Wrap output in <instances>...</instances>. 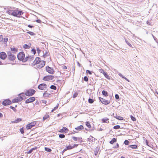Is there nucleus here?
<instances>
[{
	"mask_svg": "<svg viewBox=\"0 0 158 158\" xmlns=\"http://www.w3.org/2000/svg\"><path fill=\"white\" fill-rule=\"evenodd\" d=\"M42 102L43 103H44V104H46V103L47 102V101L46 100H42Z\"/></svg>",
	"mask_w": 158,
	"mask_h": 158,
	"instance_id": "nucleus-57",
	"label": "nucleus"
},
{
	"mask_svg": "<svg viewBox=\"0 0 158 158\" xmlns=\"http://www.w3.org/2000/svg\"><path fill=\"white\" fill-rule=\"evenodd\" d=\"M129 143V141L127 140H125L124 142V143L126 145H128Z\"/></svg>",
	"mask_w": 158,
	"mask_h": 158,
	"instance_id": "nucleus-40",
	"label": "nucleus"
},
{
	"mask_svg": "<svg viewBox=\"0 0 158 158\" xmlns=\"http://www.w3.org/2000/svg\"><path fill=\"white\" fill-rule=\"evenodd\" d=\"M99 99L102 104L105 105H108L109 104L110 102V100H106V99L101 97H99Z\"/></svg>",
	"mask_w": 158,
	"mask_h": 158,
	"instance_id": "nucleus-7",
	"label": "nucleus"
},
{
	"mask_svg": "<svg viewBox=\"0 0 158 158\" xmlns=\"http://www.w3.org/2000/svg\"><path fill=\"white\" fill-rule=\"evenodd\" d=\"M67 67L65 66H63V69H67Z\"/></svg>",
	"mask_w": 158,
	"mask_h": 158,
	"instance_id": "nucleus-60",
	"label": "nucleus"
},
{
	"mask_svg": "<svg viewBox=\"0 0 158 158\" xmlns=\"http://www.w3.org/2000/svg\"><path fill=\"white\" fill-rule=\"evenodd\" d=\"M116 139L115 138H113L112 140H111L110 142V143L111 144H113L114 143V142H116Z\"/></svg>",
	"mask_w": 158,
	"mask_h": 158,
	"instance_id": "nucleus-30",
	"label": "nucleus"
},
{
	"mask_svg": "<svg viewBox=\"0 0 158 158\" xmlns=\"http://www.w3.org/2000/svg\"><path fill=\"white\" fill-rule=\"evenodd\" d=\"M8 41V39L7 38H5L3 39L2 43L6 44Z\"/></svg>",
	"mask_w": 158,
	"mask_h": 158,
	"instance_id": "nucleus-27",
	"label": "nucleus"
},
{
	"mask_svg": "<svg viewBox=\"0 0 158 158\" xmlns=\"http://www.w3.org/2000/svg\"><path fill=\"white\" fill-rule=\"evenodd\" d=\"M78 144H74L73 146H72V147H73V148H74V147H77L78 146Z\"/></svg>",
	"mask_w": 158,
	"mask_h": 158,
	"instance_id": "nucleus-62",
	"label": "nucleus"
},
{
	"mask_svg": "<svg viewBox=\"0 0 158 158\" xmlns=\"http://www.w3.org/2000/svg\"><path fill=\"white\" fill-rule=\"evenodd\" d=\"M27 33L31 35H35V34L32 31L27 32Z\"/></svg>",
	"mask_w": 158,
	"mask_h": 158,
	"instance_id": "nucleus-45",
	"label": "nucleus"
},
{
	"mask_svg": "<svg viewBox=\"0 0 158 158\" xmlns=\"http://www.w3.org/2000/svg\"><path fill=\"white\" fill-rule=\"evenodd\" d=\"M119 76L123 78L124 79L125 77H124L123 75H122L121 73H119L118 74Z\"/></svg>",
	"mask_w": 158,
	"mask_h": 158,
	"instance_id": "nucleus-52",
	"label": "nucleus"
},
{
	"mask_svg": "<svg viewBox=\"0 0 158 158\" xmlns=\"http://www.w3.org/2000/svg\"><path fill=\"white\" fill-rule=\"evenodd\" d=\"M131 120L133 121H135L136 120V118L135 117H134L133 116H132V115H131Z\"/></svg>",
	"mask_w": 158,
	"mask_h": 158,
	"instance_id": "nucleus-42",
	"label": "nucleus"
},
{
	"mask_svg": "<svg viewBox=\"0 0 158 158\" xmlns=\"http://www.w3.org/2000/svg\"><path fill=\"white\" fill-rule=\"evenodd\" d=\"M59 137L60 138H63L65 137V135L64 134H60L59 135Z\"/></svg>",
	"mask_w": 158,
	"mask_h": 158,
	"instance_id": "nucleus-47",
	"label": "nucleus"
},
{
	"mask_svg": "<svg viewBox=\"0 0 158 158\" xmlns=\"http://www.w3.org/2000/svg\"><path fill=\"white\" fill-rule=\"evenodd\" d=\"M3 39V36L2 35H0V42H2Z\"/></svg>",
	"mask_w": 158,
	"mask_h": 158,
	"instance_id": "nucleus-46",
	"label": "nucleus"
},
{
	"mask_svg": "<svg viewBox=\"0 0 158 158\" xmlns=\"http://www.w3.org/2000/svg\"><path fill=\"white\" fill-rule=\"evenodd\" d=\"M37 147H35L32 148L31 149H30L27 153V154H30L34 150H36L37 149Z\"/></svg>",
	"mask_w": 158,
	"mask_h": 158,
	"instance_id": "nucleus-22",
	"label": "nucleus"
},
{
	"mask_svg": "<svg viewBox=\"0 0 158 158\" xmlns=\"http://www.w3.org/2000/svg\"><path fill=\"white\" fill-rule=\"evenodd\" d=\"M67 150V149H66V148H64L63 150V151H62V152L63 153H64V152H65V151H66Z\"/></svg>",
	"mask_w": 158,
	"mask_h": 158,
	"instance_id": "nucleus-64",
	"label": "nucleus"
},
{
	"mask_svg": "<svg viewBox=\"0 0 158 158\" xmlns=\"http://www.w3.org/2000/svg\"><path fill=\"white\" fill-rule=\"evenodd\" d=\"M59 106V104L57 103V104L56 106L55 107H54L53 108V109L51 110V112H53L54 111L57 110Z\"/></svg>",
	"mask_w": 158,
	"mask_h": 158,
	"instance_id": "nucleus-29",
	"label": "nucleus"
},
{
	"mask_svg": "<svg viewBox=\"0 0 158 158\" xmlns=\"http://www.w3.org/2000/svg\"><path fill=\"white\" fill-rule=\"evenodd\" d=\"M145 143H146V145L147 146H149V147H150L151 148H152V147H153V145H152L151 146V145H150L148 144V140H146V139L145 140Z\"/></svg>",
	"mask_w": 158,
	"mask_h": 158,
	"instance_id": "nucleus-39",
	"label": "nucleus"
},
{
	"mask_svg": "<svg viewBox=\"0 0 158 158\" xmlns=\"http://www.w3.org/2000/svg\"><path fill=\"white\" fill-rule=\"evenodd\" d=\"M88 102H89L90 103H92L94 102L93 100L91 98H89V99Z\"/></svg>",
	"mask_w": 158,
	"mask_h": 158,
	"instance_id": "nucleus-44",
	"label": "nucleus"
},
{
	"mask_svg": "<svg viewBox=\"0 0 158 158\" xmlns=\"http://www.w3.org/2000/svg\"><path fill=\"white\" fill-rule=\"evenodd\" d=\"M78 128H83V127L82 125L80 126Z\"/></svg>",
	"mask_w": 158,
	"mask_h": 158,
	"instance_id": "nucleus-61",
	"label": "nucleus"
},
{
	"mask_svg": "<svg viewBox=\"0 0 158 158\" xmlns=\"http://www.w3.org/2000/svg\"><path fill=\"white\" fill-rule=\"evenodd\" d=\"M109 119L108 118H102V121L103 123H109Z\"/></svg>",
	"mask_w": 158,
	"mask_h": 158,
	"instance_id": "nucleus-23",
	"label": "nucleus"
},
{
	"mask_svg": "<svg viewBox=\"0 0 158 158\" xmlns=\"http://www.w3.org/2000/svg\"><path fill=\"white\" fill-rule=\"evenodd\" d=\"M115 98L116 99H118L119 98V96L118 94H116L115 95Z\"/></svg>",
	"mask_w": 158,
	"mask_h": 158,
	"instance_id": "nucleus-56",
	"label": "nucleus"
},
{
	"mask_svg": "<svg viewBox=\"0 0 158 158\" xmlns=\"http://www.w3.org/2000/svg\"><path fill=\"white\" fill-rule=\"evenodd\" d=\"M84 80L86 82H87L88 81V78L86 76H85L84 77Z\"/></svg>",
	"mask_w": 158,
	"mask_h": 158,
	"instance_id": "nucleus-48",
	"label": "nucleus"
},
{
	"mask_svg": "<svg viewBox=\"0 0 158 158\" xmlns=\"http://www.w3.org/2000/svg\"><path fill=\"white\" fill-rule=\"evenodd\" d=\"M41 60L39 57H37L34 61L33 64L34 65H37Z\"/></svg>",
	"mask_w": 158,
	"mask_h": 158,
	"instance_id": "nucleus-12",
	"label": "nucleus"
},
{
	"mask_svg": "<svg viewBox=\"0 0 158 158\" xmlns=\"http://www.w3.org/2000/svg\"><path fill=\"white\" fill-rule=\"evenodd\" d=\"M103 75L108 80H110V77L109 76L106 72H105V73Z\"/></svg>",
	"mask_w": 158,
	"mask_h": 158,
	"instance_id": "nucleus-25",
	"label": "nucleus"
},
{
	"mask_svg": "<svg viewBox=\"0 0 158 158\" xmlns=\"http://www.w3.org/2000/svg\"><path fill=\"white\" fill-rule=\"evenodd\" d=\"M119 146V144L118 143H117L116 145L114 146L113 148H118Z\"/></svg>",
	"mask_w": 158,
	"mask_h": 158,
	"instance_id": "nucleus-50",
	"label": "nucleus"
},
{
	"mask_svg": "<svg viewBox=\"0 0 158 158\" xmlns=\"http://www.w3.org/2000/svg\"><path fill=\"white\" fill-rule=\"evenodd\" d=\"M31 46V43H29L28 44H25L23 45V47L24 49H29Z\"/></svg>",
	"mask_w": 158,
	"mask_h": 158,
	"instance_id": "nucleus-17",
	"label": "nucleus"
},
{
	"mask_svg": "<svg viewBox=\"0 0 158 158\" xmlns=\"http://www.w3.org/2000/svg\"><path fill=\"white\" fill-rule=\"evenodd\" d=\"M68 129H60V131H59L60 132H63L64 131H68Z\"/></svg>",
	"mask_w": 158,
	"mask_h": 158,
	"instance_id": "nucleus-35",
	"label": "nucleus"
},
{
	"mask_svg": "<svg viewBox=\"0 0 158 158\" xmlns=\"http://www.w3.org/2000/svg\"><path fill=\"white\" fill-rule=\"evenodd\" d=\"M49 116L48 114H45L43 118V120H44V121L45 120L49 118Z\"/></svg>",
	"mask_w": 158,
	"mask_h": 158,
	"instance_id": "nucleus-28",
	"label": "nucleus"
},
{
	"mask_svg": "<svg viewBox=\"0 0 158 158\" xmlns=\"http://www.w3.org/2000/svg\"><path fill=\"white\" fill-rule=\"evenodd\" d=\"M99 70V71L102 73L103 74L105 73V72L103 70V69H100L98 70Z\"/></svg>",
	"mask_w": 158,
	"mask_h": 158,
	"instance_id": "nucleus-36",
	"label": "nucleus"
},
{
	"mask_svg": "<svg viewBox=\"0 0 158 158\" xmlns=\"http://www.w3.org/2000/svg\"><path fill=\"white\" fill-rule=\"evenodd\" d=\"M25 97L24 94V93H21L19 94L17 98L19 102L22 101L23 99V97Z\"/></svg>",
	"mask_w": 158,
	"mask_h": 158,
	"instance_id": "nucleus-15",
	"label": "nucleus"
},
{
	"mask_svg": "<svg viewBox=\"0 0 158 158\" xmlns=\"http://www.w3.org/2000/svg\"><path fill=\"white\" fill-rule=\"evenodd\" d=\"M54 78V76L51 75H47L44 76L43 78V80L44 81H50L53 80Z\"/></svg>",
	"mask_w": 158,
	"mask_h": 158,
	"instance_id": "nucleus-6",
	"label": "nucleus"
},
{
	"mask_svg": "<svg viewBox=\"0 0 158 158\" xmlns=\"http://www.w3.org/2000/svg\"><path fill=\"white\" fill-rule=\"evenodd\" d=\"M78 94L77 92H75L73 94V97L74 98H75L77 96Z\"/></svg>",
	"mask_w": 158,
	"mask_h": 158,
	"instance_id": "nucleus-41",
	"label": "nucleus"
},
{
	"mask_svg": "<svg viewBox=\"0 0 158 158\" xmlns=\"http://www.w3.org/2000/svg\"><path fill=\"white\" fill-rule=\"evenodd\" d=\"M75 141H76L77 140V138L76 137H73L72 138Z\"/></svg>",
	"mask_w": 158,
	"mask_h": 158,
	"instance_id": "nucleus-59",
	"label": "nucleus"
},
{
	"mask_svg": "<svg viewBox=\"0 0 158 158\" xmlns=\"http://www.w3.org/2000/svg\"><path fill=\"white\" fill-rule=\"evenodd\" d=\"M120 126L119 125H116L114 127V128H120Z\"/></svg>",
	"mask_w": 158,
	"mask_h": 158,
	"instance_id": "nucleus-51",
	"label": "nucleus"
},
{
	"mask_svg": "<svg viewBox=\"0 0 158 158\" xmlns=\"http://www.w3.org/2000/svg\"><path fill=\"white\" fill-rule=\"evenodd\" d=\"M10 50L11 51L13 52V53H16L18 51V49L15 48L13 47L10 48Z\"/></svg>",
	"mask_w": 158,
	"mask_h": 158,
	"instance_id": "nucleus-21",
	"label": "nucleus"
},
{
	"mask_svg": "<svg viewBox=\"0 0 158 158\" xmlns=\"http://www.w3.org/2000/svg\"><path fill=\"white\" fill-rule=\"evenodd\" d=\"M7 54L8 59L11 62H14L16 59V56L12 54V53L10 51L7 52Z\"/></svg>",
	"mask_w": 158,
	"mask_h": 158,
	"instance_id": "nucleus-3",
	"label": "nucleus"
},
{
	"mask_svg": "<svg viewBox=\"0 0 158 158\" xmlns=\"http://www.w3.org/2000/svg\"><path fill=\"white\" fill-rule=\"evenodd\" d=\"M36 22L37 23H41V21L40 19H37V20L36 21Z\"/></svg>",
	"mask_w": 158,
	"mask_h": 158,
	"instance_id": "nucleus-55",
	"label": "nucleus"
},
{
	"mask_svg": "<svg viewBox=\"0 0 158 158\" xmlns=\"http://www.w3.org/2000/svg\"><path fill=\"white\" fill-rule=\"evenodd\" d=\"M19 102L17 97L16 98H14L12 100V102L13 103H15V102Z\"/></svg>",
	"mask_w": 158,
	"mask_h": 158,
	"instance_id": "nucleus-31",
	"label": "nucleus"
},
{
	"mask_svg": "<svg viewBox=\"0 0 158 158\" xmlns=\"http://www.w3.org/2000/svg\"><path fill=\"white\" fill-rule=\"evenodd\" d=\"M36 50H37V52L39 55V54L41 52V50L39 48H37Z\"/></svg>",
	"mask_w": 158,
	"mask_h": 158,
	"instance_id": "nucleus-49",
	"label": "nucleus"
},
{
	"mask_svg": "<svg viewBox=\"0 0 158 158\" xmlns=\"http://www.w3.org/2000/svg\"><path fill=\"white\" fill-rule=\"evenodd\" d=\"M66 149L67 150H69V149H71L73 148V147H72V146H71V145H69L67 146L66 148Z\"/></svg>",
	"mask_w": 158,
	"mask_h": 158,
	"instance_id": "nucleus-32",
	"label": "nucleus"
},
{
	"mask_svg": "<svg viewBox=\"0 0 158 158\" xmlns=\"http://www.w3.org/2000/svg\"><path fill=\"white\" fill-rule=\"evenodd\" d=\"M44 149L47 152H50L52 151V150L51 149L47 147H45Z\"/></svg>",
	"mask_w": 158,
	"mask_h": 158,
	"instance_id": "nucleus-33",
	"label": "nucleus"
},
{
	"mask_svg": "<svg viewBox=\"0 0 158 158\" xmlns=\"http://www.w3.org/2000/svg\"><path fill=\"white\" fill-rule=\"evenodd\" d=\"M102 94L103 95L105 96V97H107L108 96L107 92L105 90H103L102 91Z\"/></svg>",
	"mask_w": 158,
	"mask_h": 158,
	"instance_id": "nucleus-26",
	"label": "nucleus"
},
{
	"mask_svg": "<svg viewBox=\"0 0 158 158\" xmlns=\"http://www.w3.org/2000/svg\"><path fill=\"white\" fill-rule=\"evenodd\" d=\"M27 26H28V27H30V28H32V27H33V26H31V25H28Z\"/></svg>",
	"mask_w": 158,
	"mask_h": 158,
	"instance_id": "nucleus-63",
	"label": "nucleus"
},
{
	"mask_svg": "<svg viewBox=\"0 0 158 158\" xmlns=\"http://www.w3.org/2000/svg\"><path fill=\"white\" fill-rule=\"evenodd\" d=\"M7 57L6 54L4 52L0 53V58L2 60H5Z\"/></svg>",
	"mask_w": 158,
	"mask_h": 158,
	"instance_id": "nucleus-13",
	"label": "nucleus"
},
{
	"mask_svg": "<svg viewBox=\"0 0 158 158\" xmlns=\"http://www.w3.org/2000/svg\"><path fill=\"white\" fill-rule=\"evenodd\" d=\"M94 155L95 156L97 155L98 153V149L97 148H96L95 149L94 151Z\"/></svg>",
	"mask_w": 158,
	"mask_h": 158,
	"instance_id": "nucleus-43",
	"label": "nucleus"
},
{
	"mask_svg": "<svg viewBox=\"0 0 158 158\" xmlns=\"http://www.w3.org/2000/svg\"><path fill=\"white\" fill-rule=\"evenodd\" d=\"M37 121H33L27 124L26 126L27 128H31L34 127L37 124Z\"/></svg>",
	"mask_w": 158,
	"mask_h": 158,
	"instance_id": "nucleus-5",
	"label": "nucleus"
},
{
	"mask_svg": "<svg viewBox=\"0 0 158 158\" xmlns=\"http://www.w3.org/2000/svg\"><path fill=\"white\" fill-rule=\"evenodd\" d=\"M11 103V102L9 99H6L4 100L2 104L4 106L8 105Z\"/></svg>",
	"mask_w": 158,
	"mask_h": 158,
	"instance_id": "nucleus-14",
	"label": "nucleus"
},
{
	"mask_svg": "<svg viewBox=\"0 0 158 158\" xmlns=\"http://www.w3.org/2000/svg\"><path fill=\"white\" fill-rule=\"evenodd\" d=\"M25 54L23 52H20L17 55V57L18 59L20 60H22L23 62H25L27 61H30L32 58L31 56H28L25 57Z\"/></svg>",
	"mask_w": 158,
	"mask_h": 158,
	"instance_id": "nucleus-2",
	"label": "nucleus"
},
{
	"mask_svg": "<svg viewBox=\"0 0 158 158\" xmlns=\"http://www.w3.org/2000/svg\"><path fill=\"white\" fill-rule=\"evenodd\" d=\"M38 88L40 90H45L47 88V85L45 84H41L39 85Z\"/></svg>",
	"mask_w": 158,
	"mask_h": 158,
	"instance_id": "nucleus-10",
	"label": "nucleus"
},
{
	"mask_svg": "<svg viewBox=\"0 0 158 158\" xmlns=\"http://www.w3.org/2000/svg\"><path fill=\"white\" fill-rule=\"evenodd\" d=\"M86 73H89V74L91 75L92 73L89 70H86Z\"/></svg>",
	"mask_w": 158,
	"mask_h": 158,
	"instance_id": "nucleus-58",
	"label": "nucleus"
},
{
	"mask_svg": "<svg viewBox=\"0 0 158 158\" xmlns=\"http://www.w3.org/2000/svg\"><path fill=\"white\" fill-rule=\"evenodd\" d=\"M50 88L52 89L56 90V87L54 85H52L50 86Z\"/></svg>",
	"mask_w": 158,
	"mask_h": 158,
	"instance_id": "nucleus-34",
	"label": "nucleus"
},
{
	"mask_svg": "<svg viewBox=\"0 0 158 158\" xmlns=\"http://www.w3.org/2000/svg\"><path fill=\"white\" fill-rule=\"evenodd\" d=\"M31 51L34 54H35L36 53V51L35 49H33L31 50Z\"/></svg>",
	"mask_w": 158,
	"mask_h": 158,
	"instance_id": "nucleus-53",
	"label": "nucleus"
},
{
	"mask_svg": "<svg viewBox=\"0 0 158 158\" xmlns=\"http://www.w3.org/2000/svg\"><path fill=\"white\" fill-rule=\"evenodd\" d=\"M50 95L51 94L47 91L45 92L43 94V96L45 98L49 97Z\"/></svg>",
	"mask_w": 158,
	"mask_h": 158,
	"instance_id": "nucleus-19",
	"label": "nucleus"
},
{
	"mask_svg": "<svg viewBox=\"0 0 158 158\" xmlns=\"http://www.w3.org/2000/svg\"><path fill=\"white\" fill-rule=\"evenodd\" d=\"M22 120V119L20 118H17L16 119H15L14 121L12 122L13 123H17L20 122H21Z\"/></svg>",
	"mask_w": 158,
	"mask_h": 158,
	"instance_id": "nucleus-18",
	"label": "nucleus"
},
{
	"mask_svg": "<svg viewBox=\"0 0 158 158\" xmlns=\"http://www.w3.org/2000/svg\"><path fill=\"white\" fill-rule=\"evenodd\" d=\"M20 131L22 134L24 133V129H20Z\"/></svg>",
	"mask_w": 158,
	"mask_h": 158,
	"instance_id": "nucleus-54",
	"label": "nucleus"
},
{
	"mask_svg": "<svg viewBox=\"0 0 158 158\" xmlns=\"http://www.w3.org/2000/svg\"><path fill=\"white\" fill-rule=\"evenodd\" d=\"M35 93V91L33 89H29L25 92V94L28 96H31Z\"/></svg>",
	"mask_w": 158,
	"mask_h": 158,
	"instance_id": "nucleus-4",
	"label": "nucleus"
},
{
	"mask_svg": "<svg viewBox=\"0 0 158 158\" xmlns=\"http://www.w3.org/2000/svg\"><path fill=\"white\" fill-rule=\"evenodd\" d=\"M6 13L9 15L18 18H20L21 15L23 14V11L20 9L11 7L7 9Z\"/></svg>",
	"mask_w": 158,
	"mask_h": 158,
	"instance_id": "nucleus-1",
	"label": "nucleus"
},
{
	"mask_svg": "<svg viewBox=\"0 0 158 158\" xmlns=\"http://www.w3.org/2000/svg\"><path fill=\"white\" fill-rule=\"evenodd\" d=\"M86 125L87 126L88 128H90L91 127V125L88 122H86Z\"/></svg>",
	"mask_w": 158,
	"mask_h": 158,
	"instance_id": "nucleus-38",
	"label": "nucleus"
},
{
	"mask_svg": "<svg viewBox=\"0 0 158 158\" xmlns=\"http://www.w3.org/2000/svg\"><path fill=\"white\" fill-rule=\"evenodd\" d=\"M46 70L49 73L51 74H53L55 73L54 69L48 66L46 67Z\"/></svg>",
	"mask_w": 158,
	"mask_h": 158,
	"instance_id": "nucleus-8",
	"label": "nucleus"
},
{
	"mask_svg": "<svg viewBox=\"0 0 158 158\" xmlns=\"http://www.w3.org/2000/svg\"><path fill=\"white\" fill-rule=\"evenodd\" d=\"M128 147L131 148L132 149H136L137 148V146L136 145H129L128 146Z\"/></svg>",
	"mask_w": 158,
	"mask_h": 158,
	"instance_id": "nucleus-24",
	"label": "nucleus"
},
{
	"mask_svg": "<svg viewBox=\"0 0 158 158\" xmlns=\"http://www.w3.org/2000/svg\"><path fill=\"white\" fill-rule=\"evenodd\" d=\"M93 137L92 136H90L88 139V140L90 142H92L93 141Z\"/></svg>",
	"mask_w": 158,
	"mask_h": 158,
	"instance_id": "nucleus-37",
	"label": "nucleus"
},
{
	"mask_svg": "<svg viewBox=\"0 0 158 158\" xmlns=\"http://www.w3.org/2000/svg\"><path fill=\"white\" fill-rule=\"evenodd\" d=\"M114 118L119 120H123V118L118 115H116L115 116H114Z\"/></svg>",
	"mask_w": 158,
	"mask_h": 158,
	"instance_id": "nucleus-20",
	"label": "nucleus"
},
{
	"mask_svg": "<svg viewBox=\"0 0 158 158\" xmlns=\"http://www.w3.org/2000/svg\"><path fill=\"white\" fill-rule=\"evenodd\" d=\"M45 64V62L44 60H41L36 65L38 68L41 69L43 67Z\"/></svg>",
	"mask_w": 158,
	"mask_h": 158,
	"instance_id": "nucleus-9",
	"label": "nucleus"
},
{
	"mask_svg": "<svg viewBox=\"0 0 158 158\" xmlns=\"http://www.w3.org/2000/svg\"><path fill=\"white\" fill-rule=\"evenodd\" d=\"M43 56L45 58L47 56H48L49 55V53L48 50H45V52H43Z\"/></svg>",
	"mask_w": 158,
	"mask_h": 158,
	"instance_id": "nucleus-16",
	"label": "nucleus"
},
{
	"mask_svg": "<svg viewBox=\"0 0 158 158\" xmlns=\"http://www.w3.org/2000/svg\"><path fill=\"white\" fill-rule=\"evenodd\" d=\"M35 100V98L34 97H31L27 99L25 101V103H28L33 102Z\"/></svg>",
	"mask_w": 158,
	"mask_h": 158,
	"instance_id": "nucleus-11",
	"label": "nucleus"
}]
</instances>
